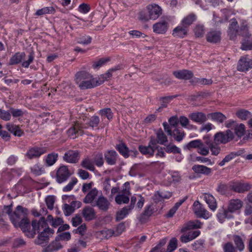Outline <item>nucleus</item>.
Instances as JSON below:
<instances>
[{
    "label": "nucleus",
    "mask_w": 252,
    "mask_h": 252,
    "mask_svg": "<svg viewBox=\"0 0 252 252\" xmlns=\"http://www.w3.org/2000/svg\"><path fill=\"white\" fill-rule=\"evenodd\" d=\"M32 225L36 228V233H38L37 237L34 240L36 245L44 246L48 242L49 238L54 233V230L50 228L44 217H41L38 221L32 220Z\"/></svg>",
    "instance_id": "obj_1"
},
{
    "label": "nucleus",
    "mask_w": 252,
    "mask_h": 252,
    "mask_svg": "<svg viewBox=\"0 0 252 252\" xmlns=\"http://www.w3.org/2000/svg\"><path fill=\"white\" fill-rule=\"evenodd\" d=\"M75 82L81 90H86L96 87L101 84V82L93 78V76L85 71H80L76 73Z\"/></svg>",
    "instance_id": "obj_2"
},
{
    "label": "nucleus",
    "mask_w": 252,
    "mask_h": 252,
    "mask_svg": "<svg viewBox=\"0 0 252 252\" xmlns=\"http://www.w3.org/2000/svg\"><path fill=\"white\" fill-rule=\"evenodd\" d=\"M205 140L202 141L200 139H196L190 141L186 146L184 148L189 150L192 149H197V152L200 155L206 156L209 154V148L206 147Z\"/></svg>",
    "instance_id": "obj_3"
},
{
    "label": "nucleus",
    "mask_w": 252,
    "mask_h": 252,
    "mask_svg": "<svg viewBox=\"0 0 252 252\" xmlns=\"http://www.w3.org/2000/svg\"><path fill=\"white\" fill-rule=\"evenodd\" d=\"M14 225L15 227H20L23 232L29 238H33L36 234L35 230L37 228L33 227L32 221L31 224L30 221L28 218L20 220L18 224Z\"/></svg>",
    "instance_id": "obj_4"
},
{
    "label": "nucleus",
    "mask_w": 252,
    "mask_h": 252,
    "mask_svg": "<svg viewBox=\"0 0 252 252\" xmlns=\"http://www.w3.org/2000/svg\"><path fill=\"white\" fill-rule=\"evenodd\" d=\"M234 138L233 132L230 129L225 131L216 133L214 136V141L218 144H225L232 141Z\"/></svg>",
    "instance_id": "obj_5"
},
{
    "label": "nucleus",
    "mask_w": 252,
    "mask_h": 252,
    "mask_svg": "<svg viewBox=\"0 0 252 252\" xmlns=\"http://www.w3.org/2000/svg\"><path fill=\"white\" fill-rule=\"evenodd\" d=\"M28 210L27 208L18 205L13 212L12 215L10 216V220L13 225L18 224L20 220L27 218Z\"/></svg>",
    "instance_id": "obj_6"
},
{
    "label": "nucleus",
    "mask_w": 252,
    "mask_h": 252,
    "mask_svg": "<svg viewBox=\"0 0 252 252\" xmlns=\"http://www.w3.org/2000/svg\"><path fill=\"white\" fill-rule=\"evenodd\" d=\"M162 125L165 132L168 135L173 136L174 139L178 142H180L183 140L185 136L184 131L183 130L175 128L172 130L166 122H163Z\"/></svg>",
    "instance_id": "obj_7"
},
{
    "label": "nucleus",
    "mask_w": 252,
    "mask_h": 252,
    "mask_svg": "<svg viewBox=\"0 0 252 252\" xmlns=\"http://www.w3.org/2000/svg\"><path fill=\"white\" fill-rule=\"evenodd\" d=\"M67 166L62 165L58 169L56 173V180L58 183L61 184L65 182L71 176Z\"/></svg>",
    "instance_id": "obj_8"
},
{
    "label": "nucleus",
    "mask_w": 252,
    "mask_h": 252,
    "mask_svg": "<svg viewBox=\"0 0 252 252\" xmlns=\"http://www.w3.org/2000/svg\"><path fill=\"white\" fill-rule=\"evenodd\" d=\"M203 139L205 140V146L209 148V151L210 150L212 155L217 156L220 153L221 148L219 144L213 142L208 135L204 136Z\"/></svg>",
    "instance_id": "obj_9"
},
{
    "label": "nucleus",
    "mask_w": 252,
    "mask_h": 252,
    "mask_svg": "<svg viewBox=\"0 0 252 252\" xmlns=\"http://www.w3.org/2000/svg\"><path fill=\"white\" fill-rule=\"evenodd\" d=\"M192 209L197 217L205 219H207L209 218V212L198 201H195L194 202Z\"/></svg>",
    "instance_id": "obj_10"
},
{
    "label": "nucleus",
    "mask_w": 252,
    "mask_h": 252,
    "mask_svg": "<svg viewBox=\"0 0 252 252\" xmlns=\"http://www.w3.org/2000/svg\"><path fill=\"white\" fill-rule=\"evenodd\" d=\"M157 138L154 136H151V144L155 145L159 144L160 145H166L165 143L168 142V139L166 135L164 134L161 128L158 129L156 133Z\"/></svg>",
    "instance_id": "obj_11"
},
{
    "label": "nucleus",
    "mask_w": 252,
    "mask_h": 252,
    "mask_svg": "<svg viewBox=\"0 0 252 252\" xmlns=\"http://www.w3.org/2000/svg\"><path fill=\"white\" fill-rule=\"evenodd\" d=\"M231 188L235 192L243 193L249 191L252 188V185L249 182H239L232 185Z\"/></svg>",
    "instance_id": "obj_12"
},
{
    "label": "nucleus",
    "mask_w": 252,
    "mask_h": 252,
    "mask_svg": "<svg viewBox=\"0 0 252 252\" xmlns=\"http://www.w3.org/2000/svg\"><path fill=\"white\" fill-rule=\"evenodd\" d=\"M46 152L45 148L33 147L30 148L26 154V157L30 159L38 158Z\"/></svg>",
    "instance_id": "obj_13"
},
{
    "label": "nucleus",
    "mask_w": 252,
    "mask_h": 252,
    "mask_svg": "<svg viewBox=\"0 0 252 252\" xmlns=\"http://www.w3.org/2000/svg\"><path fill=\"white\" fill-rule=\"evenodd\" d=\"M146 8L152 20L157 19L162 14V10L158 4L155 3L149 4Z\"/></svg>",
    "instance_id": "obj_14"
},
{
    "label": "nucleus",
    "mask_w": 252,
    "mask_h": 252,
    "mask_svg": "<svg viewBox=\"0 0 252 252\" xmlns=\"http://www.w3.org/2000/svg\"><path fill=\"white\" fill-rule=\"evenodd\" d=\"M110 203L108 200L102 194L98 196L97 200L93 204V206H97L102 211L106 212L109 208Z\"/></svg>",
    "instance_id": "obj_15"
},
{
    "label": "nucleus",
    "mask_w": 252,
    "mask_h": 252,
    "mask_svg": "<svg viewBox=\"0 0 252 252\" xmlns=\"http://www.w3.org/2000/svg\"><path fill=\"white\" fill-rule=\"evenodd\" d=\"M237 69L240 71H246L252 68V60L247 57H242L237 64Z\"/></svg>",
    "instance_id": "obj_16"
},
{
    "label": "nucleus",
    "mask_w": 252,
    "mask_h": 252,
    "mask_svg": "<svg viewBox=\"0 0 252 252\" xmlns=\"http://www.w3.org/2000/svg\"><path fill=\"white\" fill-rule=\"evenodd\" d=\"M168 27V22L165 20H162L153 25V31L157 33L163 34L167 31Z\"/></svg>",
    "instance_id": "obj_17"
},
{
    "label": "nucleus",
    "mask_w": 252,
    "mask_h": 252,
    "mask_svg": "<svg viewBox=\"0 0 252 252\" xmlns=\"http://www.w3.org/2000/svg\"><path fill=\"white\" fill-rule=\"evenodd\" d=\"M64 160L69 163H76L79 159L77 151L69 150L66 152L63 157Z\"/></svg>",
    "instance_id": "obj_18"
},
{
    "label": "nucleus",
    "mask_w": 252,
    "mask_h": 252,
    "mask_svg": "<svg viewBox=\"0 0 252 252\" xmlns=\"http://www.w3.org/2000/svg\"><path fill=\"white\" fill-rule=\"evenodd\" d=\"M173 74L177 79L182 80H189L193 76V74L191 71L187 69L174 71Z\"/></svg>",
    "instance_id": "obj_19"
},
{
    "label": "nucleus",
    "mask_w": 252,
    "mask_h": 252,
    "mask_svg": "<svg viewBox=\"0 0 252 252\" xmlns=\"http://www.w3.org/2000/svg\"><path fill=\"white\" fill-rule=\"evenodd\" d=\"M151 143V140L148 143L147 146L139 145L138 147V150L140 153L144 155H148L150 157H153L155 152V145L152 144Z\"/></svg>",
    "instance_id": "obj_20"
},
{
    "label": "nucleus",
    "mask_w": 252,
    "mask_h": 252,
    "mask_svg": "<svg viewBox=\"0 0 252 252\" xmlns=\"http://www.w3.org/2000/svg\"><path fill=\"white\" fill-rule=\"evenodd\" d=\"M189 118L192 121L199 124L204 123L207 120V117L204 113L199 112L189 114Z\"/></svg>",
    "instance_id": "obj_21"
},
{
    "label": "nucleus",
    "mask_w": 252,
    "mask_h": 252,
    "mask_svg": "<svg viewBox=\"0 0 252 252\" xmlns=\"http://www.w3.org/2000/svg\"><path fill=\"white\" fill-rule=\"evenodd\" d=\"M192 170L196 174H203L205 176L210 175L212 169L205 165L195 164L192 167Z\"/></svg>",
    "instance_id": "obj_22"
},
{
    "label": "nucleus",
    "mask_w": 252,
    "mask_h": 252,
    "mask_svg": "<svg viewBox=\"0 0 252 252\" xmlns=\"http://www.w3.org/2000/svg\"><path fill=\"white\" fill-rule=\"evenodd\" d=\"M202 223L198 220L189 221L185 224L181 229V233H185L189 230L200 228Z\"/></svg>",
    "instance_id": "obj_23"
},
{
    "label": "nucleus",
    "mask_w": 252,
    "mask_h": 252,
    "mask_svg": "<svg viewBox=\"0 0 252 252\" xmlns=\"http://www.w3.org/2000/svg\"><path fill=\"white\" fill-rule=\"evenodd\" d=\"M104 157L106 162L109 165H113L116 163L118 155L115 151L110 150L104 154Z\"/></svg>",
    "instance_id": "obj_24"
},
{
    "label": "nucleus",
    "mask_w": 252,
    "mask_h": 252,
    "mask_svg": "<svg viewBox=\"0 0 252 252\" xmlns=\"http://www.w3.org/2000/svg\"><path fill=\"white\" fill-rule=\"evenodd\" d=\"M129 189H125L123 190V193L118 194L115 197V201L118 204H126L129 201L128 196L130 195Z\"/></svg>",
    "instance_id": "obj_25"
},
{
    "label": "nucleus",
    "mask_w": 252,
    "mask_h": 252,
    "mask_svg": "<svg viewBox=\"0 0 252 252\" xmlns=\"http://www.w3.org/2000/svg\"><path fill=\"white\" fill-rule=\"evenodd\" d=\"M243 204V203L240 199H231L229 201L227 210L226 211L231 213H233L236 211L242 208Z\"/></svg>",
    "instance_id": "obj_26"
},
{
    "label": "nucleus",
    "mask_w": 252,
    "mask_h": 252,
    "mask_svg": "<svg viewBox=\"0 0 252 252\" xmlns=\"http://www.w3.org/2000/svg\"><path fill=\"white\" fill-rule=\"evenodd\" d=\"M63 247L61 243L55 238L43 251V252H54L62 249Z\"/></svg>",
    "instance_id": "obj_27"
},
{
    "label": "nucleus",
    "mask_w": 252,
    "mask_h": 252,
    "mask_svg": "<svg viewBox=\"0 0 252 252\" xmlns=\"http://www.w3.org/2000/svg\"><path fill=\"white\" fill-rule=\"evenodd\" d=\"M82 215L86 220L90 221L95 218V213L92 207L86 206L82 210Z\"/></svg>",
    "instance_id": "obj_28"
},
{
    "label": "nucleus",
    "mask_w": 252,
    "mask_h": 252,
    "mask_svg": "<svg viewBox=\"0 0 252 252\" xmlns=\"http://www.w3.org/2000/svg\"><path fill=\"white\" fill-rule=\"evenodd\" d=\"M98 191L96 188L92 189L84 198L83 202L86 204H94V200L98 195Z\"/></svg>",
    "instance_id": "obj_29"
},
{
    "label": "nucleus",
    "mask_w": 252,
    "mask_h": 252,
    "mask_svg": "<svg viewBox=\"0 0 252 252\" xmlns=\"http://www.w3.org/2000/svg\"><path fill=\"white\" fill-rule=\"evenodd\" d=\"M207 41L210 43H217L220 40V32L219 31H212L206 35Z\"/></svg>",
    "instance_id": "obj_30"
},
{
    "label": "nucleus",
    "mask_w": 252,
    "mask_h": 252,
    "mask_svg": "<svg viewBox=\"0 0 252 252\" xmlns=\"http://www.w3.org/2000/svg\"><path fill=\"white\" fill-rule=\"evenodd\" d=\"M188 29L182 25L178 26L173 30L172 35L174 37L184 38L188 34Z\"/></svg>",
    "instance_id": "obj_31"
},
{
    "label": "nucleus",
    "mask_w": 252,
    "mask_h": 252,
    "mask_svg": "<svg viewBox=\"0 0 252 252\" xmlns=\"http://www.w3.org/2000/svg\"><path fill=\"white\" fill-rule=\"evenodd\" d=\"M6 127L7 130L13 133L15 136L20 137L24 134L23 131L20 127L13 124L8 123L6 125Z\"/></svg>",
    "instance_id": "obj_32"
},
{
    "label": "nucleus",
    "mask_w": 252,
    "mask_h": 252,
    "mask_svg": "<svg viewBox=\"0 0 252 252\" xmlns=\"http://www.w3.org/2000/svg\"><path fill=\"white\" fill-rule=\"evenodd\" d=\"M242 154V151H238L236 152H231L229 154L225 156L223 159L218 164L220 166H223L226 163L230 161L231 160L235 158L236 157L240 156Z\"/></svg>",
    "instance_id": "obj_33"
},
{
    "label": "nucleus",
    "mask_w": 252,
    "mask_h": 252,
    "mask_svg": "<svg viewBox=\"0 0 252 252\" xmlns=\"http://www.w3.org/2000/svg\"><path fill=\"white\" fill-rule=\"evenodd\" d=\"M129 209L127 206H125L117 211L116 215V221H119L125 218L132 211L131 209Z\"/></svg>",
    "instance_id": "obj_34"
},
{
    "label": "nucleus",
    "mask_w": 252,
    "mask_h": 252,
    "mask_svg": "<svg viewBox=\"0 0 252 252\" xmlns=\"http://www.w3.org/2000/svg\"><path fill=\"white\" fill-rule=\"evenodd\" d=\"M26 54L24 52H17L13 55L9 60L10 65L17 64L20 63L22 60L25 57Z\"/></svg>",
    "instance_id": "obj_35"
},
{
    "label": "nucleus",
    "mask_w": 252,
    "mask_h": 252,
    "mask_svg": "<svg viewBox=\"0 0 252 252\" xmlns=\"http://www.w3.org/2000/svg\"><path fill=\"white\" fill-rule=\"evenodd\" d=\"M204 199L206 202L208 204L210 209L213 211H215L217 208V202L214 197L209 193L204 194Z\"/></svg>",
    "instance_id": "obj_36"
},
{
    "label": "nucleus",
    "mask_w": 252,
    "mask_h": 252,
    "mask_svg": "<svg viewBox=\"0 0 252 252\" xmlns=\"http://www.w3.org/2000/svg\"><path fill=\"white\" fill-rule=\"evenodd\" d=\"M207 117L219 123H223L226 119L225 116L220 112H214L208 114Z\"/></svg>",
    "instance_id": "obj_37"
},
{
    "label": "nucleus",
    "mask_w": 252,
    "mask_h": 252,
    "mask_svg": "<svg viewBox=\"0 0 252 252\" xmlns=\"http://www.w3.org/2000/svg\"><path fill=\"white\" fill-rule=\"evenodd\" d=\"M196 20V16L193 13H190L185 17L181 22L182 25L188 28Z\"/></svg>",
    "instance_id": "obj_38"
},
{
    "label": "nucleus",
    "mask_w": 252,
    "mask_h": 252,
    "mask_svg": "<svg viewBox=\"0 0 252 252\" xmlns=\"http://www.w3.org/2000/svg\"><path fill=\"white\" fill-rule=\"evenodd\" d=\"M152 205H149L146 206L143 213L139 216V220L141 223H144L153 214V210L152 209Z\"/></svg>",
    "instance_id": "obj_39"
},
{
    "label": "nucleus",
    "mask_w": 252,
    "mask_h": 252,
    "mask_svg": "<svg viewBox=\"0 0 252 252\" xmlns=\"http://www.w3.org/2000/svg\"><path fill=\"white\" fill-rule=\"evenodd\" d=\"M115 148L125 158H127L129 157L128 148L124 143L122 142L117 144Z\"/></svg>",
    "instance_id": "obj_40"
},
{
    "label": "nucleus",
    "mask_w": 252,
    "mask_h": 252,
    "mask_svg": "<svg viewBox=\"0 0 252 252\" xmlns=\"http://www.w3.org/2000/svg\"><path fill=\"white\" fill-rule=\"evenodd\" d=\"M67 133L69 136H72V138H74V135L76 134L82 135L83 134L82 127L79 124H76L74 126L67 130Z\"/></svg>",
    "instance_id": "obj_41"
},
{
    "label": "nucleus",
    "mask_w": 252,
    "mask_h": 252,
    "mask_svg": "<svg viewBox=\"0 0 252 252\" xmlns=\"http://www.w3.org/2000/svg\"><path fill=\"white\" fill-rule=\"evenodd\" d=\"M236 116L242 120H246L252 117L251 113L248 110L240 109L236 113Z\"/></svg>",
    "instance_id": "obj_42"
},
{
    "label": "nucleus",
    "mask_w": 252,
    "mask_h": 252,
    "mask_svg": "<svg viewBox=\"0 0 252 252\" xmlns=\"http://www.w3.org/2000/svg\"><path fill=\"white\" fill-rule=\"evenodd\" d=\"M233 241L237 249L240 251L244 250L245 248L244 242L242 238L240 236L237 235H234Z\"/></svg>",
    "instance_id": "obj_43"
},
{
    "label": "nucleus",
    "mask_w": 252,
    "mask_h": 252,
    "mask_svg": "<svg viewBox=\"0 0 252 252\" xmlns=\"http://www.w3.org/2000/svg\"><path fill=\"white\" fill-rule=\"evenodd\" d=\"M238 23L236 19H232L229 27V34L230 36H236L238 32Z\"/></svg>",
    "instance_id": "obj_44"
},
{
    "label": "nucleus",
    "mask_w": 252,
    "mask_h": 252,
    "mask_svg": "<svg viewBox=\"0 0 252 252\" xmlns=\"http://www.w3.org/2000/svg\"><path fill=\"white\" fill-rule=\"evenodd\" d=\"M81 166L90 171H94L95 169L93 162L88 158H86L82 160Z\"/></svg>",
    "instance_id": "obj_45"
},
{
    "label": "nucleus",
    "mask_w": 252,
    "mask_h": 252,
    "mask_svg": "<svg viewBox=\"0 0 252 252\" xmlns=\"http://www.w3.org/2000/svg\"><path fill=\"white\" fill-rule=\"evenodd\" d=\"M235 134L238 137H242L245 133V126L244 124H237L234 128Z\"/></svg>",
    "instance_id": "obj_46"
},
{
    "label": "nucleus",
    "mask_w": 252,
    "mask_h": 252,
    "mask_svg": "<svg viewBox=\"0 0 252 252\" xmlns=\"http://www.w3.org/2000/svg\"><path fill=\"white\" fill-rule=\"evenodd\" d=\"M99 114L102 117L107 118L108 121L111 120L113 117V113L111 109L109 108H106L100 110L99 112Z\"/></svg>",
    "instance_id": "obj_47"
},
{
    "label": "nucleus",
    "mask_w": 252,
    "mask_h": 252,
    "mask_svg": "<svg viewBox=\"0 0 252 252\" xmlns=\"http://www.w3.org/2000/svg\"><path fill=\"white\" fill-rule=\"evenodd\" d=\"M58 157V155L56 153H53L48 154L46 159L47 164L48 166L53 165L57 161Z\"/></svg>",
    "instance_id": "obj_48"
},
{
    "label": "nucleus",
    "mask_w": 252,
    "mask_h": 252,
    "mask_svg": "<svg viewBox=\"0 0 252 252\" xmlns=\"http://www.w3.org/2000/svg\"><path fill=\"white\" fill-rule=\"evenodd\" d=\"M167 153L181 154V151L179 148L174 145L169 144L164 148Z\"/></svg>",
    "instance_id": "obj_49"
},
{
    "label": "nucleus",
    "mask_w": 252,
    "mask_h": 252,
    "mask_svg": "<svg viewBox=\"0 0 252 252\" xmlns=\"http://www.w3.org/2000/svg\"><path fill=\"white\" fill-rule=\"evenodd\" d=\"M178 241L177 239L174 237L169 241L167 248V252H172L174 251L177 247Z\"/></svg>",
    "instance_id": "obj_50"
},
{
    "label": "nucleus",
    "mask_w": 252,
    "mask_h": 252,
    "mask_svg": "<svg viewBox=\"0 0 252 252\" xmlns=\"http://www.w3.org/2000/svg\"><path fill=\"white\" fill-rule=\"evenodd\" d=\"M56 238L60 242L67 241L71 239V234L69 232H63L58 235Z\"/></svg>",
    "instance_id": "obj_51"
},
{
    "label": "nucleus",
    "mask_w": 252,
    "mask_h": 252,
    "mask_svg": "<svg viewBox=\"0 0 252 252\" xmlns=\"http://www.w3.org/2000/svg\"><path fill=\"white\" fill-rule=\"evenodd\" d=\"M54 11L55 9L53 7H46L38 10L36 12L35 15L41 16L45 14L52 13Z\"/></svg>",
    "instance_id": "obj_52"
},
{
    "label": "nucleus",
    "mask_w": 252,
    "mask_h": 252,
    "mask_svg": "<svg viewBox=\"0 0 252 252\" xmlns=\"http://www.w3.org/2000/svg\"><path fill=\"white\" fill-rule=\"evenodd\" d=\"M194 32L196 36L198 37H202L204 34V27L203 25H196L194 28Z\"/></svg>",
    "instance_id": "obj_53"
},
{
    "label": "nucleus",
    "mask_w": 252,
    "mask_h": 252,
    "mask_svg": "<svg viewBox=\"0 0 252 252\" xmlns=\"http://www.w3.org/2000/svg\"><path fill=\"white\" fill-rule=\"evenodd\" d=\"M10 112L11 115L15 118L23 117L25 112L21 109H15L13 107L10 108Z\"/></svg>",
    "instance_id": "obj_54"
},
{
    "label": "nucleus",
    "mask_w": 252,
    "mask_h": 252,
    "mask_svg": "<svg viewBox=\"0 0 252 252\" xmlns=\"http://www.w3.org/2000/svg\"><path fill=\"white\" fill-rule=\"evenodd\" d=\"M77 179L76 178H72L71 179V181L63 188V190L64 192L70 191L74 186L75 184L77 183Z\"/></svg>",
    "instance_id": "obj_55"
},
{
    "label": "nucleus",
    "mask_w": 252,
    "mask_h": 252,
    "mask_svg": "<svg viewBox=\"0 0 252 252\" xmlns=\"http://www.w3.org/2000/svg\"><path fill=\"white\" fill-rule=\"evenodd\" d=\"M11 114L10 112V110L9 111H5L1 109L0 111V118L5 121H9L11 119Z\"/></svg>",
    "instance_id": "obj_56"
},
{
    "label": "nucleus",
    "mask_w": 252,
    "mask_h": 252,
    "mask_svg": "<svg viewBox=\"0 0 252 252\" xmlns=\"http://www.w3.org/2000/svg\"><path fill=\"white\" fill-rule=\"evenodd\" d=\"M63 210L64 215L66 216H70L74 212V210L72 208V206H71L70 205L66 203L63 205Z\"/></svg>",
    "instance_id": "obj_57"
},
{
    "label": "nucleus",
    "mask_w": 252,
    "mask_h": 252,
    "mask_svg": "<svg viewBox=\"0 0 252 252\" xmlns=\"http://www.w3.org/2000/svg\"><path fill=\"white\" fill-rule=\"evenodd\" d=\"M109 61L110 59L109 58L100 59L98 61L93 63V67L94 68H99Z\"/></svg>",
    "instance_id": "obj_58"
},
{
    "label": "nucleus",
    "mask_w": 252,
    "mask_h": 252,
    "mask_svg": "<svg viewBox=\"0 0 252 252\" xmlns=\"http://www.w3.org/2000/svg\"><path fill=\"white\" fill-rule=\"evenodd\" d=\"M100 122L99 118L97 116H93L90 119L88 122V125L92 127H96L98 126Z\"/></svg>",
    "instance_id": "obj_59"
},
{
    "label": "nucleus",
    "mask_w": 252,
    "mask_h": 252,
    "mask_svg": "<svg viewBox=\"0 0 252 252\" xmlns=\"http://www.w3.org/2000/svg\"><path fill=\"white\" fill-rule=\"evenodd\" d=\"M173 96H168L161 98L162 102L160 106L157 110L158 111H160V109L163 108L167 107V103L173 98Z\"/></svg>",
    "instance_id": "obj_60"
},
{
    "label": "nucleus",
    "mask_w": 252,
    "mask_h": 252,
    "mask_svg": "<svg viewBox=\"0 0 252 252\" xmlns=\"http://www.w3.org/2000/svg\"><path fill=\"white\" fill-rule=\"evenodd\" d=\"M94 162L96 166H101L104 162L102 154L101 153L96 154L94 158Z\"/></svg>",
    "instance_id": "obj_61"
},
{
    "label": "nucleus",
    "mask_w": 252,
    "mask_h": 252,
    "mask_svg": "<svg viewBox=\"0 0 252 252\" xmlns=\"http://www.w3.org/2000/svg\"><path fill=\"white\" fill-rule=\"evenodd\" d=\"M223 252H236L235 247L230 242H227L223 245Z\"/></svg>",
    "instance_id": "obj_62"
},
{
    "label": "nucleus",
    "mask_w": 252,
    "mask_h": 252,
    "mask_svg": "<svg viewBox=\"0 0 252 252\" xmlns=\"http://www.w3.org/2000/svg\"><path fill=\"white\" fill-rule=\"evenodd\" d=\"M169 124L168 125L170 126V127H176L179 124V119L177 116H174L171 117L168 120Z\"/></svg>",
    "instance_id": "obj_63"
},
{
    "label": "nucleus",
    "mask_w": 252,
    "mask_h": 252,
    "mask_svg": "<svg viewBox=\"0 0 252 252\" xmlns=\"http://www.w3.org/2000/svg\"><path fill=\"white\" fill-rule=\"evenodd\" d=\"M31 169V171L35 175H40L43 172L42 167L38 164L34 165Z\"/></svg>",
    "instance_id": "obj_64"
}]
</instances>
